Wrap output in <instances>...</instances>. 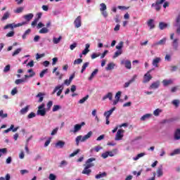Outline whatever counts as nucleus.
I'll return each mask as SVG.
<instances>
[{
  "instance_id": "680f3d73",
  "label": "nucleus",
  "mask_w": 180,
  "mask_h": 180,
  "mask_svg": "<svg viewBox=\"0 0 180 180\" xmlns=\"http://www.w3.org/2000/svg\"><path fill=\"white\" fill-rule=\"evenodd\" d=\"M67 164H68V162H67V161L62 160L60 162V164L59 167L61 168V167H64V165H67Z\"/></svg>"
},
{
  "instance_id": "473e14b6",
  "label": "nucleus",
  "mask_w": 180,
  "mask_h": 180,
  "mask_svg": "<svg viewBox=\"0 0 180 180\" xmlns=\"http://www.w3.org/2000/svg\"><path fill=\"white\" fill-rule=\"evenodd\" d=\"M44 94L39 92L37 95V98H39V102H43V99H44Z\"/></svg>"
},
{
  "instance_id": "09e8293b",
  "label": "nucleus",
  "mask_w": 180,
  "mask_h": 180,
  "mask_svg": "<svg viewBox=\"0 0 180 180\" xmlns=\"http://www.w3.org/2000/svg\"><path fill=\"white\" fill-rule=\"evenodd\" d=\"M153 67H158V58H156L153 61Z\"/></svg>"
},
{
  "instance_id": "a19ab883",
  "label": "nucleus",
  "mask_w": 180,
  "mask_h": 180,
  "mask_svg": "<svg viewBox=\"0 0 180 180\" xmlns=\"http://www.w3.org/2000/svg\"><path fill=\"white\" fill-rule=\"evenodd\" d=\"M20 51H22V49L18 48L12 54L13 57H15V56H18V54H19V53H20Z\"/></svg>"
},
{
  "instance_id": "f3484780",
  "label": "nucleus",
  "mask_w": 180,
  "mask_h": 180,
  "mask_svg": "<svg viewBox=\"0 0 180 180\" xmlns=\"http://www.w3.org/2000/svg\"><path fill=\"white\" fill-rule=\"evenodd\" d=\"M108 176V174L105 172L103 173L99 172L98 174L96 175L95 178L96 179H101V178H104L105 176Z\"/></svg>"
},
{
  "instance_id": "2f4dec72",
  "label": "nucleus",
  "mask_w": 180,
  "mask_h": 180,
  "mask_svg": "<svg viewBox=\"0 0 180 180\" xmlns=\"http://www.w3.org/2000/svg\"><path fill=\"white\" fill-rule=\"evenodd\" d=\"M22 82H26V79H18L15 81V84H16V85H19V84H22Z\"/></svg>"
},
{
  "instance_id": "0eeeda50",
  "label": "nucleus",
  "mask_w": 180,
  "mask_h": 180,
  "mask_svg": "<svg viewBox=\"0 0 180 180\" xmlns=\"http://www.w3.org/2000/svg\"><path fill=\"white\" fill-rule=\"evenodd\" d=\"M123 133H124V129H118V131H117V134L115 135V140L116 141H117L119 140H122V139H123Z\"/></svg>"
},
{
  "instance_id": "3c124183",
  "label": "nucleus",
  "mask_w": 180,
  "mask_h": 180,
  "mask_svg": "<svg viewBox=\"0 0 180 180\" xmlns=\"http://www.w3.org/2000/svg\"><path fill=\"white\" fill-rule=\"evenodd\" d=\"M33 117H36V113L32 112L27 115V119H33Z\"/></svg>"
},
{
  "instance_id": "4c0bfd02",
  "label": "nucleus",
  "mask_w": 180,
  "mask_h": 180,
  "mask_svg": "<svg viewBox=\"0 0 180 180\" xmlns=\"http://www.w3.org/2000/svg\"><path fill=\"white\" fill-rule=\"evenodd\" d=\"M89 98V95H86L85 97H84L83 98L79 101V103H84L86 101H88Z\"/></svg>"
},
{
  "instance_id": "2eb2a0df",
  "label": "nucleus",
  "mask_w": 180,
  "mask_h": 180,
  "mask_svg": "<svg viewBox=\"0 0 180 180\" xmlns=\"http://www.w3.org/2000/svg\"><path fill=\"white\" fill-rule=\"evenodd\" d=\"M112 98H113V94L109 92L103 97V101H106V99L108 98L109 99V101H112Z\"/></svg>"
},
{
  "instance_id": "1a4fd4ad",
  "label": "nucleus",
  "mask_w": 180,
  "mask_h": 180,
  "mask_svg": "<svg viewBox=\"0 0 180 180\" xmlns=\"http://www.w3.org/2000/svg\"><path fill=\"white\" fill-rule=\"evenodd\" d=\"M74 25L76 29H78V27H81L82 25V21H81V15H79L74 21Z\"/></svg>"
},
{
  "instance_id": "bb28decb",
  "label": "nucleus",
  "mask_w": 180,
  "mask_h": 180,
  "mask_svg": "<svg viewBox=\"0 0 180 180\" xmlns=\"http://www.w3.org/2000/svg\"><path fill=\"white\" fill-rule=\"evenodd\" d=\"M162 84L164 86H168V85H171V84H172V81L171 79H169V80L165 79L162 81Z\"/></svg>"
},
{
  "instance_id": "cd10ccee",
  "label": "nucleus",
  "mask_w": 180,
  "mask_h": 180,
  "mask_svg": "<svg viewBox=\"0 0 180 180\" xmlns=\"http://www.w3.org/2000/svg\"><path fill=\"white\" fill-rule=\"evenodd\" d=\"M167 26H168V25H167V23H165V22L159 23V27H160V30H164V29H166Z\"/></svg>"
},
{
  "instance_id": "39448f33",
  "label": "nucleus",
  "mask_w": 180,
  "mask_h": 180,
  "mask_svg": "<svg viewBox=\"0 0 180 180\" xmlns=\"http://www.w3.org/2000/svg\"><path fill=\"white\" fill-rule=\"evenodd\" d=\"M151 72V70L148 71L144 75H143V84H147V82H150L151 79H153V76L150 74Z\"/></svg>"
},
{
  "instance_id": "f704fd0d",
  "label": "nucleus",
  "mask_w": 180,
  "mask_h": 180,
  "mask_svg": "<svg viewBox=\"0 0 180 180\" xmlns=\"http://www.w3.org/2000/svg\"><path fill=\"white\" fill-rule=\"evenodd\" d=\"M157 88H158V82L153 83L149 87L150 89H157Z\"/></svg>"
},
{
  "instance_id": "a18cd8bd",
  "label": "nucleus",
  "mask_w": 180,
  "mask_h": 180,
  "mask_svg": "<svg viewBox=\"0 0 180 180\" xmlns=\"http://www.w3.org/2000/svg\"><path fill=\"white\" fill-rule=\"evenodd\" d=\"M11 71V65H7L4 69V72H9Z\"/></svg>"
},
{
  "instance_id": "4be33fe9",
  "label": "nucleus",
  "mask_w": 180,
  "mask_h": 180,
  "mask_svg": "<svg viewBox=\"0 0 180 180\" xmlns=\"http://www.w3.org/2000/svg\"><path fill=\"white\" fill-rule=\"evenodd\" d=\"M144 155H146V153H141L138 154L136 157L133 158V160L134 161H137V160H140V158H141V157H144Z\"/></svg>"
},
{
  "instance_id": "a878e982",
  "label": "nucleus",
  "mask_w": 180,
  "mask_h": 180,
  "mask_svg": "<svg viewBox=\"0 0 180 180\" xmlns=\"http://www.w3.org/2000/svg\"><path fill=\"white\" fill-rule=\"evenodd\" d=\"M81 125H79V124H75L74 127V130L71 131L73 133H77V131H79V130H81Z\"/></svg>"
},
{
  "instance_id": "20e7f679",
  "label": "nucleus",
  "mask_w": 180,
  "mask_h": 180,
  "mask_svg": "<svg viewBox=\"0 0 180 180\" xmlns=\"http://www.w3.org/2000/svg\"><path fill=\"white\" fill-rule=\"evenodd\" d=\"M64 89V86L63 85H58L55 87L53 92L51 93V95H54L57 91H58L56 94L57 96H60L61 94H63V90Z\"/></svg>"
},
{
  "instance_id": "58836bf2",
  "label": "nucleus",
  "mask_w": 180,
  "mask_h": 180,
  "mask_svg": "<svg viewBox=\"0 0 180 180\" xmlns=\"http://www.w3.org/2000/svg\"><path fill=\"white\" fill-rule=\"evenodd\" d=\"M122 50L117 51L115 53L112 58H117V57H119V56L122 55Z\"/></svg>"
},
{
  "instance_id": "dca6fc26",
  "label": "nucleus",
  "mask_w": 180,
  "mask_h": 180,
  "mask_svg": "<svg viewBox=\"0 0 180 180\" xmlns=\"http://www.w3.org/2000/svg\"><path fill=\"white\" fill-rule=\"evenodd\" d=\"M89 47H91V45L89 44H86L85 49L82 52V54H83V56H86V53H89Z\"/></svg>"
},
{
  "instance_id": "c03bdc74",
  "label": "nucleus",
  "mask_w": 180,
  "mask_h": 180,
  "mask_svg": "<svg viewBox=\"0 0 180 180\" xmlns=\"http://www.w3.org/2000/svg\"><path fill=\"white\" fill-rule=\"evenodd\" d=\"M0 117H2V119H5V117H8V114H4V110H0Z\"/></svg>"
},
{
  "instance_id": "c756f323",
  "label": "nucleus",
  "mask_w": 180,
  "mask_h": 180,
  "mask_svg": "<svg viewBox=\"0 0 180 180\" xmlns=\"http://www.w3.org/2000/svg\"><path fill=\"white\" fill-rule=\"evenodd\" d=\"M9 16H11V13L8 11L6 12L1 18V20H6V19H8Z\"/></svg>"
},
{
  "instance_id": "49530a36",
  "label": "nucleus",
  "mask_w": 180,
  "mask_h": 180,
  "mask_svg": "<svg viewBox=\"0 0 180 180\" xmlns=\"http://www.w3.org/2000/svg\"><path fill=\"white\" fill-rule=\"evenodd\" d=\"M176 154H180L179 148L174 150L172 153H170V155H176Z\"/></svg>"
},
{
  "instance_id": "0e129e2a",
  "label": "nucleus",
  "mask_w": 180,
  "mask_h": 180,
  "mask_svg": "<svg viewBox=\"0 0 180 180\" xmlns=\"http://www.w3.org/2000/svg\"><path fill=\"white\" fill-rule=\"evenodd\" d=\"M101 157L104 159L108 158L109 157V153H108V151L104 153H102Z\"/></svg>"
},
{
  "instance_id": "e2e57ef3",
  "label": "nucleus",
  "mask_w": 180,
  "mask_h": 180,
  "mask_svg": "<svg viewBox=\"0 0 180 180\" xmlns=\"http://www.w3.org/2000/svg\"><path fill=\"white\" fill-rule=\"evenodd\" d=\"M58 61V58H53L52 59V65H56L57 64V62Z\"/></svg>"
},
{
  "instance_id": "774afa93",
  "label": "nucleus",
  "mask_w": 180,
  "mask_h": 180,
  "mask_svg": "<svg viewBox=\"0 0 180 180\" xmlns=\"http://www.w3.org/2000/svg\"><path fill=\"white\" fill-rule=\"evenodd\" d=\"M77 47V43H73L72 44L70 45V50H74Z\"/></svg>"
},
{
  "instance_id": "412c9836",
  "label": "nucleus",
  "mask_w": 180,
  "mask_h": 180,
  "mask_svg": "<svg viewBox=\"0 0 180 180\" xmlns=\"http://www.w3.org/2000/svg\"><path fill=\"white\" fill-rule=\"evenodd\" d=\"M102 150V147L100 146H97L95 148H93L90 150V153H94V151H96V153H99Z\"/></svg>"
},
{
  "instance_id": "393cba45",
  "label": "nucleus",
  "mask_w": 180,
  "mask_h": 180,
  "mask_svg": "<svg viewBox=\"0 0 180 180\" xmlns=\"http://www.w3.org/2000/svg\"><path fill=\"white\" fill-rule=\"evenodd\" d=\"M151 116H153V115H151V114H146V115H143L141 117V120L144 122V120H147V119H150V117H151Z\"/></svg>"
},
{
  "instance_id": "e433bc0d",
  "label": "nucleus",
  "mask_w": 180,
  "mask_h": 180,
  "mask_svg": "<svg viewBox=\"0 0 180 180\" xmlns=\"http://www.w3.org/2000/svg\"><path fill=\"white\" fill-rule=\"evenodd\" d=\"M81 151V149H77L76 150H75L72 153H71L69 157L71 158L72 157H75V155H77V154H78L79 152Z\"/></svg>"
},
{
  "instance_id": "69168bd1",
  "label": "nucleus",
  "mask_w": 180,
  "mask_h": 180,
  "mask_svg": "<svg viewBox=\"0 0 180 180\" xmlns=\"http://www.w3.org/2000/svg\"><path fill=\"white\" fill-rule=\"evenodd\" d=\"M136 79H137V76L136 75H134L133 76V77L129 80V82L131 84H133V82H134V81H136Z\"/></svg>"
},
{
  "instance_id": "72a5a7b5",
  "label": "nucleus",
  "mask_w": 180,
  "mask_h": 180,
  "mask_svg": "<svg viewBox=\"0 0 180 180\" xmlns=\"http://www.w3.org/2000/svg\"><path fill=\"white\" fill-rule=\"evenodd\" d=\"M30 32H32V30L30 29L27 30L25 33L22 34V37L23 39V40H25V39H26V36L30 34Z\"/></svg>"
},
{
  "instance_id": "9d476101",
  "label": "nucleus",
  "mask_w": 180,
  "mask_h": 180,
  "mask_svg": "<svg viewBox=\"0 0 180 180\" xmlns=\"http://www.w3.org/2000/svg\"><path fill=\"white\" fill-rule=\"evenodd\" d=\"M115 110H116V107H113L110 110L105 111L104 112V116L105 117V118L109 119L110 117V115L113 113V112H115Z\"/></svg>"
},
{
  "instance_id": "37998d69",
  "label": "nucleus",
  "mask_w": 180,
  "mask_h": 180,
  "mask_svg": "<svg viewBox=\"0 0 180 180\" xmlns=\"http://www.w3.org/2000/svg\"><path fill=\"white\" fill-rule=\"evenodd\" d=\"M6 37H13L15 36V31H11L6 34Z\"/></svg>"
},
{
  "instance_id": "bf43d9fd",
  "label": "nucleus",
  "mask_w": 180,
  "mask_h": 180,
  "mask_svg": "<svg viewBox=\"0 0 180 180\" xmlns=\"http://www.w3.org/2000/svg\"><path fill=\"white\" fill-rule=\"evenodd\" d=\"M44 56H46L45 53H41V54L37 53L36 60H39V58H41L44 57Z\"/></svg>"
},
{
  "instance_id": "4468645a",
  "label": "nucleus",
  "mask_w": 180,
  "mask_h": 180,
  "mask_svg": "<svg viewBox=\"0 0 180 180\" xmlns=\"http://www.w3.org/2000/svg\"><path fill=\"white\" fill-rule=\"evenodd\" d=\"M33 13H28L23 16L24 19L27 20V22H30L33 19Z\"/></svg>"
},
{
  "instance_id": "b1692460",
  "label": "nucleus",
  "mask_w": 180,
  "mask_h": 180,
  "mask_svg": "<svg viewBox=\"0 0 180 180\" xmlns=\"http://www.w3.org/2000/svg\"><path fill=\"white\" fill-rule=\"evenodd\" d=\"M61 39H63V37L60 36L58 38L53 37V44H58L60 41H61Z\"/></svg>"
},
{
  "instance_id": "de8ad7c7",
  "label": "nucleus",
  "mask_w": 180,
  "mask_h": 180,
  "mask_svg": "<svg viewBox=\"0 0 180 180\" xmlns=\"http://www.w3.org/2000/svg\"><path fill=\"white\" fill-rule=\"evenodd\" d=\"M49 180H56L57 179V176L54 174H50L49 176Z\"/></svg>"
},
{
  "instance_id": "79ce46f5",
  "label": "nucleus",
  "mask_w": 180,
  "mask_h": 180,
  "mask_svg": "<svg viewBox=\"0 0 180 180\" xmlns=\"http://www.w3.org/2000/svg\"><path fill=\"white\" fill-rule=\"evenodd\" d=\"M179 100H173L172 101V104L176 107L178 108V106H179Z\"/></svg>"
},
{
  "instance_id": "338daca9",
  "label": "nucleus",
  "mask_w": 180,
  "mask_h": 180,
  "mask_svg": "<svg viewBox=\"0 0 180 180\" xmlns=\"http://www.w3.org/2000/svg\"><path fill=\"white\" fill-rule=\"evenodd\" d=\"M165 41H167V38H163L159 41L158 44H165Z\"/></svg>"
},
{
  "instance_id": "f03ea898",
  "label": "nucleus",
  "mask_w": 180,
  "mask_h": 180,
  "mask_svg": "<svg viewBox=\"0 0 180 180\" xmlns=\"http://www.w3.org/2000/svg\"><path fill=\"white\" fill-rule=\"evenodd\" d=\"M91 136H92V131H91L83 137L81 135L78 136L75 139L76 146H79V141H81L82 143H84V141H86V140H88V139H90Z\"/></svg>"
},
{
  "instance_id": "864d4df0",
  "label": "nucleus",
  "mask_w": 180,
  "mask_h": 180,
  "mask_svg": "<svg viewBox=\"0 0 180 180\" xmlns=\"http://www.w3.org/2000/svg\"><path fill=\"white\" fill-rule=\"evenodd\" d=\"M13 127H15V125L11 124L10 128L4 131V133H9V131H11L13 130Z\"/></svg>"
},
{
  "instance_id": "6e6552de",
  "label": "nucleus",
  "mask_w": 180,
  "mask_h": 180,
  "mask_svg": "<svg viewBox=\"0 0 180 180\" xmlns=\"http://www.w3.org/2000/svg\"><path fill=\"white\" fill-rule=\"evenodd\" d=\"M120 96H122V91L117 92L115 96V100H114L112 103L113 106H116V105H117L119 101H120Z\"/></svg>"
},
{
  "instance_id": "f257e3e1",
  "label": "nucleus",
  "mask_w": 180,
  "mask_h": 180,
  "mask_svg": "<svg viewBox=\"0 0 180 180\" xmlns=\"http://www.w3.org/2000/svg\"><path fill=\"white\" fill-rule=\"evenodd\" d=\"M93 161H96V158H91L86 161L85 164L84 165V168L82 172V174H83L84 175H88V176L91 175L92 170L89 168H92V167H95V164L92 163Z\"/></svg>"
},
{
  "instance_id": "a211bd4d",
  "label": "nucleus",
  "mask_w": 180,
  "mask_h": 180,
  "mask_svg": "<svg viewBox=\"0 0 180 180\" xmlns=\"http://www.w3.org/2000/svg\"><path fill=\"white\" fill-rule=\"evenodd\" d=\"M115 63H110L108 64L107 67L105 68L106 71H110L115 68Z\"/></svg>"
},
{
  "instance_id": "052dcab7",
  "label": "nucleus",
  "mask_w": 180,
  "mask_h": 180,
  "mask_svg": "<svg viewBox=\"0 0 180 180\" xmlns=\"http://www.w3.org/2000/svg\"><path fill=\"white\" fill-rule=\"evenodd\" d=\"M101 56V53H93L91 55V59L95 60V58L99 57Z\"/></svg>"
},
{
  "instance_id": "7ed1b4c3",
  "label": "nucleus",
  "mask_w": 180,
  "mask_h": 180,
  "mask_svg": "<svg viewBox=\"0 0 180 180\" xmlns=\"http://www.w3.org/2000/svg\"><path fill=\"white\" fill-rule=\"evenodd\" d=\"M25 25H27V22L24 21L22 22H19L18 24H8L6 26H4V30H6V29H11V30H13V27H20V26H23Z\"/></svg>"
},
{
  "instance_id": "603ef678",
  "label": "nucleus",
  "mask_w": 180,
  "mask_h": 180,
  "mask_svg": "<svg viewBox=\"0 0 180 180\" xmlns=\"http://www.w3.org/2000/svg\"><path fill=\"white\" fill-rule=\"evenodd\" d=\"M60 108L61 107L60 105H53L52 110H53V112H57V110H60Z\"/></svg>"
},
{
  "instance_id": "7c9ffc66",
  "label": "nucleus",
  "mask_w": 180,
  "mask_h": 180,
  "mask_svg": "<svg viewBox=\"0 0 180 180\" xmlns=\"http://www.w3.org/2000/svg\"><path fill=\"white\" fill-rule=\"evenodd\" d=\"M37 115H40V116H45L46 115V109L38 110Z\"/></svg>"
},
{
  "instance_id": "6ab92c4d",
  "label": "nucleus",
  "mask_w": 180,
  "mask_h": 180,
  "mask_svg": "<svg viewBox=\"0 0 180 180\" xmlns=\"http://www.w3.org/2000/svg\"><path fill=\"white\" fill-rule=\"evenodd\" d=\"M174 140H180V129H177L174 132Z\"/></svg>"
},
{
  "instance_id": "6e6d98bb",
  "label": "nucleus",
  "mask_w": 180,
  "mask_h": 180,
  "mask_svg": "<svg viewBox=\"0 0 180 180\" xmlns=\"http://www.w3.org/2000/svg\"><path fill=\"white\" fill-rule=\"evenodd\" d=\"M81 63H82V59L78 58L74 61L73 64L74 65H77V64H81Z\"/></svg>"
},
{
  "instance_id": "c9c22d12",
  "label": "nucleus",
  "mask_w": 180,
  "mask_h": 180,
  "mask_svg": "<svg viewBox=\"0 0 180 180\" xmlns=\"http://www.w3.org/2000/svg\"><path fill=\"white\" fill-rule=\"evenodd\" d=\"M123 44L124 42L122 41H120L118 45L115 46V49H117V50H122V49H123Z\"/></svg>"
},
{
  "instance_id": "4d7b16f0",
  "label": "nucleus",
  "mask_w": 180,
  "mask_h": 180,
  "mask_svg": "<svg viewBox=\"0 0 180 180\" xmlns=\"http://www.w3.org/2000/svg\"><path fill=\"white\" fill-rule=\"evenodd\" d=\"M48 70L47 69H44L43 70L40 74H39V77L40 78H43V77H44V74H46V72H47Z\"/></svg>"
},
{
  "instance_id": "f8f14e48",
  "label": "nucleus",
  "mask_w": 180,
  "mask_h": 180,
  "mask_svg": "<svg viewBox=\"0 0 180 180\" xmlns=\"http://www.w3.org/2000/svg\"><path fill=\"white\" fill-rule=\"evenodd\" d=\"M65 146V142L63 141H58V143L55 144V147L56 148H63Z\"/></svg>"
},
{
  "instance_id": "ddd939ff",
  "label": "nucleus",
  "mask_w": 180,
  "mask_h": 180,
  "mask_svg": "<svg viewBox=\"0 0 180 180\" xmlns=\"http://www.w3.org/2000/svg\"><path fill=\"white\" fill-rule=\"evenodd\" d=\"M30 108V105H26L25 108H22L20 110V115H26L27 112H29V109Z\"/></svg>"
},
{
  "instance_id": "423d86ee",
  "label": "nucleus",
  "mask_w": 180,
  "mask_h": 180,
  "mask_svg": "<svg viewBox=\"0 0 180 180\" xmlns=\"http://www.w3.org/2000/svg\"><path fill=\"white\" fill-rule=\"evenodd\" d=\"M100 6H101L100 11L103 16L104 18H108V11H106V9H107L106 4H105V3H101L100 4Z\"/></svg>"
},
{
  "instance_id": "aec40b11",
  "label": "nucleus",
  "mask_w": 180,
  "mask_h": 180,
  "mask_svg": "<svg viewBox=\"0 0 180 180\" xmlns=\"http://www.w3.org/2000/svg\"><path fill=\"white\" fill-rule=\"evenodd\" d=\"M148 26L150 27V29H154V27H155V25H154V20L150 19L148 21Z\"/></svg>"
},
{
  "instance_id": "ea45409f",
  "label": "nucleus",
  "mask_w": 180,
  "mask_h": 180,
  "mask_svg": "<svg viewBox=\"0 0 180 180\" xmlns=\"http://www.w3.org/2000/svg\"><path fill=\"white\" fill-rule=\"evenodd\" d=\"M39 33H41V34H44L46 33H49V29H47L46 27H43L42 29H41L39 30Z\"/></svg>"
},
{
  "instance_id": "5fc2aeb1",
  "label": "nucleus",
  "mask_w": 180,
  "mask_h": 180,
  "mask_svg": "<svg viewBox=\"0 0 180 180\" xmlns=\"http://www.w3.org/2000/svg\"><path fill=\"white\" fill-rule=\"evenodd\" d=\"M173 47H174L175 50H176V49H178V39H177L174 40Z\"/></svg>"
},
{
  "instance_id": "5701e85b",
  "label": "nucleus",
  "mask_w": 180,
  "mask_h": 180,
  "mask_svg": "<svg viewBox=\"0 0 180 180\" xmlns=\"http://www.w3.org/2000/svg\"><path fill=\"white\" fill-rule=\"evenodd\" d=\"M99 70L95 69L94 71L92 72L91 76L89 77V81L92 80L94 79V77L98 74V72Z\"/></svg>"
},
{
  "instance_id": "13d9d810",
  "label": "nucleus",
  "mask_w": 180,
  "mask_h": 180,
  "mask_svg": "<svg viewBox=\"0 0 180 180\" xmlns=\"http://www.w3.org/2000/svg\"><path fill=\"white\" fill-rule=\"evenodd\" d=\"M22 12H23V7H19L15 11V13H22Z\"/></svg>"
},
{
  "instance_id": "9b49d317",
  "label": "nucleus",
  "mask_w": 180,
  "mask_h": 180,
  "mask_svg": "<svg viewBox=\"0 0 180 180\" xmlns=\"http://www.w3.org/2000/svg\"><path fill=\"white\" fill-rule=\"evenodd\" d=\"M121 64H124L127 70H131V62L130 60H122Z\"/></svg>"
},
{
  "instance_id": "c85d7f7f",
  "label": "nucleus",
  "mask_w": 180,
  "mask_h": 180,
  "mask_svg": "<svg viewBox=\"0 0 180 180\" xmlns=\"http://www.w3.org/2000/svg\"><path fill=\"white\" fill-rule=\"evenodd\" d=\"M88 65H89V62H86L83 64V65L82 67V70H81L82 74H83L84 71H85V70H86V68L88 67Z\"/></svg>"
},
{
  "instance_id": "8fccbe9b",
  "label": "nucleus",
  "mask_w": 180,
  "mask_h": 180,
  "mask_svg": "<svg viewBox=\"0 0 180 180\" xmlns=\"http://www.w3.org/2000/svg\"><path fill=\"white\" fill-rule=\"evenodd\" d=\"M152 8H155L156 11H158V0L152 4Z\"/></svg>"
}]
</instances>
